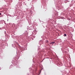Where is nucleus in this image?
<instances>
[{
  "label": "nucleus",
  "instance_id": "obj_2",
  "mask_svg": "<svg viewBox=\"0 0 75 75\" xmlns=\"http://www.w3.org/2000/svg\"><path fill=\"white\" fill-rule=\"evenodd\" d=\"M64 37H66L67 36V34H64Z\"/></svg>",
  "mask_w": 75,
  "mask_h": 75
},
{
  "label": "nucleus",
  "instance_id": "obj_4",
  "mask_svg": "<svg viewBox=\"0 0 75 75\" xmlns=\"http://www.w3.org/2000/svg\"><path fill=\"white\" fill-rule=\"evenodd\" d=\"M1 13H0V15H1Z\"/></svg>",
  "mask_w": 75,
  "mask_h": 75
},
{
  "label": "nucleus",
  "instance_id": "obj_1",
  "mask_svg": "<svg viewBox=\"0 0 75 75\" xmlns=\"http://www.w3.org/2000/svg\"><path fill=\"white\" fill-rule=\"evenodd\" d=\"M54 43H55V42H52L51 43H50V44H54Z\"/></svg>",
  "mask_w": 75,
  "mask_h": 75
},
{
  "label": "nucleus",
  "instance_id": "obj_3",
  "mask_svg": "<svg viewBox=\"0 0 75 75\" xmlns=\"http://www.w3.org/2000/svg\"><path fill=\"white\" fill-rule=\"evenodd\" d=\"M47 42H48V40H47Z\"/></svg>",
  "mask_w": 75,
  "mask_h": 75
}]
</instances>
